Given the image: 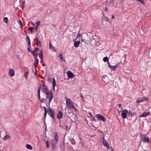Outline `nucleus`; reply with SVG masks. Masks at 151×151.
Listing matches in <instances>:
<instances>
[{"label":"nucleus","instance_id":"43","mask_svg":"<svg viewBox=\"0 0 151 151\" xmlns=\"http://www.w3.org/2000/svg\"><path fill=\"white\" fill-rule=\"evenodd\" d=\"M44 100L46 101V99H45L44 98H42V99H41V100H40V101L42 103H44V102H43Z\"/></svg>","mask_w":151,"mask_h":151},{"label":"nucleus","instance_id":"4","mask_svg":"<svg viewBox=\"0 0 151 151\" xmlns=\"http://www.w3.org/2000/svg\"><path fill=\"white\" fill-rule=\"evenodd\" d=\"M146 135H142L141 136V141H142L144 143H149L150 140L148 137H146Z\"/></svg>","mask_w":151,"mask_h":151},{"label":"nucleus","instance_id":"49","mask_svg":"<svg viewBox=\"0 0 151 151\" xmlns=\"http://www.w3.org/2000/svg\"><path fill=\"white\" fill-rule=\"evenodd\" d=\"M37 43H38L40 44L39 47H41V41H40V40H39V41H38L37 42Z\"/></svg>","mask_w":151,"mask_h":151},{"label":"nucleus","instance_id":"64","mask_svg":"<svg viewBox=\"0 0 151 151\" xmlns=\"http://www.w3.org/2000/svg\"><path fill=\"white\" fill-rule=\"evenodd\" d=\"M112 19H114V15H113L112 16Z\"/></svg>","mask_w":151,"mask_h":151},{"label":"nucleus","instance_id":"55","mask_svg":"<svg viewBox=\"0 0 151 151\" xmlns=\"http://www.w3.org/2000/svg\"><path fill=\"white\" fill-rule=\"evenodd\" d=\"M36 40L37 41V42L39 41V40H38V38L37 37V36H36Z\"/></svg>","mask_w":151,"mask_h":151},{"label":"nucleus","instance_id":"18","mask_svg":"<svg viewBox=\"0 0 151 151\" xmlns=\"http://www.w3.org/2000/svg\"><path fill=\"white\" fill-rule=\"evenodd\" d=\"M39 63V60L38 59L37 57H35V61L34 63V66L35 67H37V65Z\"/></svg>","mask_w":151,"mask_h":151},{"label":"nucleus","instance_id":"58","mask_svg":"<svg viewBox=\"0 0 151 151\" xmlns=\"http://www.w3.org/2000/svg\"><path fill=\"white\" fill-rule=\"evenodd\" d=\"M105 11L108 12V10H107V9L106 7H105Z\"/></svg>","mask_w":151,"mask_h":151},{"label":"nucleus","instance_id":"53","mask_svg":"<svg viewBox=\"0 0 151 151\" xmlns=\"http://www.w3.org/2000/svg\"><path fill=\"white\" fill-rule=\"evenodd\" d=\"M88 114L91 116H92V114H91V113L89 112H88Z\"/></svg>","mask_w":151,"mask_h":151},{"label":"nucleus","instance_id":"21","mask_svg":"<svg viewBox=\"0 0 151 151\" xmlns=\"http://www.w3.org/2000/svg\"><path fill=\"white\" fill-rule=\"evenodd\" d=\"M43 108H44V110H45V113L44 114V116L45 117V118L47 116V112L48 110L45 107L43 106Z\"/></svg>","mask_w":151,"mask_h":151},{"label":"nucleus","instance_id":"51","mask_svg":"<svg viewBox=\"0 0 151 151\" xmlns=\"http://www.w3.org/2000/svg\"><path fill=\"white\" fill-rule=\"evenodd\" d=\"M33 55L34 57L35 56H36L37 55V53H34V54H32Z\"/></svg>","mask_w":151,"mask_h":151},{"label":"nucleus","instance_id":"60","mask_svg":"<svg viewBox=\"0 0 151 151\" xmlns=\"http://www.w3.org/2000/svg\"><path fill=\"white\" fill-rule=\"evenodd\" d=\"M107 62H108L107 63L108 64V65L109 67L110 65H111L110 64V63H109V62L108 61Z\"/></svg>","mask_w":151,"mask_h":151},{"label":"nucleus","instance_id":"41","mask_svg":"<svg viewBox=\"0 0 151 151\" xmlns=\"http://www.w3.org/2000/svg\"><path fill=\"white\" fill-rule=\"evenodd\" d=\"M49 48L50 49H51L52 48V47L53 48V49L54 48H55V47L53 46H52V44H51V43L50 42H49Z\"/></svg>","mask_w":151,"mask_h":151},{"label":"nucleus","instance_id":"38","mask_svg":"<svg viewBox=\"0 0 151 151\" xmlns=\"http://www.w3.org/2000/svg\"><path fill=\"white\" fill-rule=\"evenodd\" d=\"M104 20L106 21H108L109 19L107 17L104 16Z\"/></svg>","mask_w":151,"mask_h":151},{"label":"nucleus","instance_id":"63","mask_svg":"<svg viewBox=\"0 0 151 151\" xmlns=\"http://www.w3.org/2000/svg\"><path fill=\"white\" fill-rule=\"evenodd\" d=\"M111 151H114V150L111 147Z\"/></svg>","mask_w":151,"mask_h":151},{"label":"nucleus","instance_id":"42","mask_svg":"<svg viewBox=\"0 0 151 151\" xmlns=\"http://www.w3.org/2000/svg\"><path fill=\"white\" fill-rule=\"evenodd\" d=\"M109 67L110 68L111 70L114 71V69L113 66H112L111 65Z\"/></svg>","mask_w":151,"mask_h":151},{"label":"nucleus","instance_id":"29","mask_svg":"<svg viewBox=\"0 0 151 151\" xmlns=\"http://www.w3.org/2000/svg\"><path fill=\"white\" fill-rule=\"evenodd\" d=\"M103 60L104 62H106L109 60V58L107 57H105L103 59Z\"/></svg>","mask_w":151,"mask_h":151},{"label":"nucleus","instance_id":"27","mask_svg":"<svg viewBox=\"0 0 151 151\" xmlns=\"http://www.w3.org/2000/svg\"><path fill=\"white\" fill-rule=\"evenodd\" d=\"M55 139L56 142H57L58 140V135L57 132L55 133Z\"/></svg>","mask_w":151,"mask_h":151},{"label":"nucleus","instance_id":"1","mask_svg":"<svg viewBox=\"0 0 151 151\" xmlns=\"http://www.w3.org/2000/svg\"><path fill=\"white\" fill-rule=\"evenodd\" d=\"M66 103L68 108H72L74 110L77 109L76 107L73 105V104L72 101L70 99L68 98L67 99H66Z\"/></svg>","mask_w":151,"mask_h":151},{"label":"nucleus","instance_id":"30","mask_svg":"<svg viewBox=\"0 0 151 151\" xmlns=\"http://www.w3.org/2000/svg\"><path fill=\"white\" fill-rule=\"evenodd\" d=\"M19 24L20 26L21 29H22L23 27L22 23L21 20H19Z\"/></svg>","mask_w":151,"mask_h":151},{"label":"nucleus","instance_id":"9","mask_svg":"<svg viewBox=\"0 0 151 151\" xmlns=\"http://www.w3.org/2000/svg\"><path fill=\"white\" fill-rule=\"evenodd\" d=\"M66 115L69 118H70L74 116V113L72 111H68L66 113Z\"/></svg>","mask_w":151,"mask_h":151},{"label":"nucleus","instance_id":"45","mask_svg":"<svg viewBox=\"0 0 151 151\" xmlns=\"http://www.w3.org/2000/svg\"><path fill=\"white\" fill-rule=\"evenodd\" d=\"M135 113H131L130 115L131 117H132V116H134V115H135Z\"/></svg>","mask_w":151,"mask_h":151},{"label":"nucleus","instance_id":"7","mask_svg":"<svg viewBox=\"0 0 151 151\" xmlns=\"http://www.w3.org/2000/svg\"><path fill=\"white\" fill-rule=\"evenodd\" d=\"M20 0H16L14 4V7L16 8V10H17L18 7L20 6Z\"/></svg>","mask_w":151,"mask_h":151},{"label":"nucleus","instance_id":"3","mask_svg":"<svg viewBox=\"0 0 151 151\" xmlns=\"http://www.w3.org/2000/svg\"><path fill=\"white\" fill-rule=\"evenodd\" d=\"M48 112V114L54 120H55V117L54 116V114L55 111L52 109L50 107H49L47 108Z\"/></svg>","mask_w":151,"mask_h":151},{"label":"nucleus","instance_id":"5","mask_svg":"<svg viewBox=\"0 0 151 151\" xmlns=\"http://www.w3.org/2000/svg\"><path fill=\"white\" fill-rule=\"evenodd\" d=\"M43 87L42 88V91L45 94L46 93L49 91L48 88L47 86L45 85H42Z\"/></svg>","mask_w":151,"mask_h":151},{"label":"nucleus","instance_id":"15","mask_svg":"<svg viewBox=\"0 0 151 151\" xmlns=\"http://www.w3.org/2000/svg\"><path fill=\"white\" fill-rule=\"evenodd\" d=\"M121 112L122 113L121 115L122 117L124 119L126 118L127 117V115L125 112L124 111V110H122Z\"/></svg>","mask_w":151,"mask_h":151},{"label":"nucleus","instance_id":"11","mask_svg":"<svg viewBox=\"0 0 151 151\" xmlns=\"http://www.w3.org/2000/svg\"><path fill=\"white\" fill-rule=\"evenodd\" d=\"M67 73L69 78H73L74 76L73 74L70 71H67Z\"/></svg>","mask_w":151,"mask_h":151},{"label":"nucleus","instance_id":"31","mask_svg":"<svg viewBox=\"0 0 151 151\" xmlns=\"http://www.w3.org/2000/svg\"><path fill=\"white\" fill-rule=\"evenodd\" d=\"M124 111L126 114H130L131 113V112L130 111H129L128 110H127V109H124Z\"/></svg>","mask_w":151,"mask_h":151},{"label":"nucleus","instance_id":"62","mask_svg":"<svg viewBox=\"0 0 151 151\" xmlns=\"http://www.w3.org/2000/svg\"><path fill=\"white\" fill-rule=\"evenodd\" d=\"M39 45H40V44L38 43H37V44H36V45L37 46H39Z\"/></svg>","mask_w":151,"mask_h":151},{"label":"nucleus","instance_id":"20","mask_svg":"<svg viewBox=\"0 0 151 151\" xmlns=\"http://www.w3.org/2000/svg\"><path fill=\"white\" fill-rule=\"evenodd\" d=\"M80 41H77L74 42V45L75 47H77L79 46V45L80 44Z\"/></svg>","mask_w":151,"mask_h":151},{"label":"nucleus","instance_id":"2","mask_svg":"<svg viewBox=\"0 0 151 151\" xmlns=\"http://www.w3.org/2000/svg\"><path fill=\"white\" fill-rule=\"evenodd\" d=\"M46 95V98L49 100V103H50L53 97V93L52 92V90H50L48 93H45Z\"/></svg>","mask_w":151,"mask_h":151},{"label":"nucleus","instance_id":"44","mask_svg":"<svg viewBox=\"0 0 151 151\" xmlns=\"http://www.w3.org/2000/svg\"><path fill=\"white\" fill-rule=\"evenodd\" d=\"M80 97L82 98L83 100V99H84L83 96V95L81 93H80Z\"/></svg>","mask_w":151,"mask_h":151},{"label":"nucleus","instance_id":"13","mask_svg":"<svg viewBox=\"0 0 151 151\" xmlns=\"http://www.w3.org/2000/svg\"><path fill=\"white\" fill-rule=\"evenodd\" d=\"M63 114L61 111H59L58 113L57 117L58 119H60L62 118Z\"/></svg>","mask_w":151,"mask_h":151},{"label":"nucleus","instance_id":"34","mask_svg":"<svg viewBox=\"0 0 151 151\" xmlns=\"http://www.w3.org/2000/svg\"><path fill=\"white\" fill-rule=\"evenodd\" d=\"M60 124L59 125V127H60L62 129H63L64 127V125H63V124H62V122H61V121L60 122Z\"/></svg>","mask_w":151,"mask_h":151},{"label":"nucleus","instance_id":"35","mask_svg":"<svg viewBox=\"0 0 151 151\" xmlns=\"http://www.w3.org/2000/svg\"><path fill=\"white\" fill-rule=\"evenodd\" d=\"M34 29V27H29L28 28V29L29 30L30 32H32Z\"/></svg>","mask_w":151,"mask_h":151},{"label":"nucleus","instance_id":"46","mask_svg":"<svg viewBox=\"0 0 151 151\" xmlns=\"http://www.w3.org/2000/svg\"><path fill=\"white\" fill-rule=\"evenodd\" d=\"M47 12L49 13H50L52 12V10L51 9H49L47 11Z\"/></svg>","mask_w":151,"mask_h":151},{"label":"nucleus","instance_id":"10","mask_svg":"<svg viewBox=\"0 0 151 151\" xmlns=\"http://www.w3.org/2000/svg\"><path fill=\"white\" fill-rule=\"evenodd\" d=\"M148 99L147 97H144L141 98L140 99H138L137 100V103L142 102L144 101L145 100H147Z\"/></svg>","mask_w":151,"mask_h":151},{"label":"nucleus","instance_id":"16","mask_svg":"<svg viewBox=\"0 0 151 151\" xmlns=\"http://www.w3.org/2000/svg\"><path fill=\"white\" fill-rule=\"evenodd\" d=\"M14 71L12 69H10L9 70V74L10 76H13L14 75Z\"/></svg>","mask_w":151,"mask_h":151},{"label":"nucleus","instance_id":"33","mask_svg":"<svg viewBox=\"0 0 151 151\" xmlns=\"http://www.w3.org/2000/svg\"><path fill=\"white\" fill-rule=\"evenodd\" d=\"M28 74H29V73L28 71H27V72H25L24 74V76L25 77L26 79H27V76L28 75Z\"/></svg>","mask_w":151,"mask_h":151},{"label":"nucleus","instance_id":"8","mask_svg":"<svg viewBox=\"0 0 151 151\" xmlns=\"http://www.w3.org/2000/svg\"><path fill=\"white\" fill-rule=\"evenodd\" d=\"M52 80V85H53V90L54 91H55V87L56 86V82L54 78H48V81H49L50 80Z\"/></svg>","mask_w":151,"mask_h":151},{"label":"nucleus","instance_id":"17","mask_svg":"<svg viewBox=\"0 0 151 151\" xmlns=\"http://www.w3.org/2000/svg\"><path fill=\"white\" fill-rule=\"evenodd\" d=\"M103 144L104 146L106 147L108 149H109L110 147L109 146V143L107 142L106 141H104V142H103Z\"/></svg>","mask_w":151,"mask_h":151},{"label":"nucleus","instance_id":"32","mask_svg":"<svg viewBox=\"0 0 151 151\" xmlns=\"http://www.w3.org/2000/svg\"><path fill=\"white\" fill-rule=\"evenodd\" d=\"M8 21V19L7 17H6L4 18V21L6 23H7Z\"/></svg>","mask_w":151,"mask_h":151},{"label":"nucleus","instance_id":"37","mask_svg":"<svg viewBox=\"0 0 151 151\" xmlns=\"http://www.w3.org/2000/svg\"><path fill=\"white\" fill-rule=\"evenodd\" d=\"M62 121L63 122H62V123L63 124V125L64 126L65 125V124L66 122H67V120L65 119H64L62 120Z\"/></svg>","mask_w":151,"mask_h":151},{"label":"nucleus","instance_id":"26","mask_svg":"<svg viewBox=\"0 0 151 151\" xmlns=\"http://www.w3.org/2000/svg\"><path fill=\"white\" fill-rule=\"evenodd\" d=\"M39 50V49L38 48L35 47V50L33 51H32V54H34V53L36 52L37 53V51Z\"/></svg>","mask_w":151,"mask_h":151},{"label":"nucleus","instance_id":"54","mask_svg":"<svg viewBox=\"0 0 151 151\" xmlns=\"http://www.w3.org/2000/svg\"><path fill=\"white\" fill-rule=\"evenodd\" d=\"M68 129V126L67 125H66L65 126V128H64L65 129Z\"/></svg>","mask_w":151,"mask_h":151},{"label":"nucleus","instance_id":"28","mask_svg":"<svg viewBox=\"0 0 151 151\" xmlns=\"http://www.w3.org/2000/svg\"><path fill=\"white\" fill-rule=\"evenodd\" d=\"M9 137H10L9 135H6L3 138V140L4 141L6 140Z\"/></svg>","mask_w":151,"mask_h":151},{"label":"nucleus","instance_id":"39","mask_svg":"<svg viewBox=\"0 0 151 151\" xmlns=\"http://www.w3.org/2000/svg\"><path fill=\"white\" fill-rule=\"evenodd\" d=\"M40 21H38L36 22L35 24L37 26H39L40 25Z\"/></svg>","mask_w":151,"mask_h":151},{"label":"nucleus","instance_id":"57","mask_svg":"<svg viewBox=\"0 0 151 151\" xmlns=\"http://www.w3.org/2000/svg\"><path fill=\"white\" fill-rule=\"evenodd\" d=\"M121 104H118V106L119 107H121L122 109V107H121Z\"/></svg>","mask_w":151,"mask_h":151},{"label":"nucleus","instance_id":"24","mask_svg":"<svg viewBox=\"0 0 151 151\" xmlns=\"http://www.w3.org/2000/svg\"><path fill=\"white\" fill-rule=\"evenodd\" d=\"M57 142H55L52 144V150H54L55 146H56Z\"/></svg>","mask_w":151,"mask_h":151},{"label":"nucleus","instance_id":"22","mask_svg":"<svg viewBox=\"0 0 151 151\" xmlns=\"http://www.w3.org/2000/svg\"><path fill=\"white\" fill-rule=\"evenodd\" d=\"M78 37H81V42H84L86 43V40L84 39L82 37L81 34H79L77 36V38H78Z\"/></svg>","mask_w":151,"mask_h":151},{"label":"nucleus","instance_id":"25","mask_svg":"<svg viewBox=\"0 0 151 151\" xmlns=\"http://www.w3.org/2000/svg\"><path fill=\"white\" fill-rule=\"evenodd\" d=\"M26 147L27 149L30 150H32V147L29 144H27L26 145Z\"/></svg>","mask_w":151,"mask_h":151},{"label":"nucleus","instance_id":"6","mask_svg":"<svg viewBox=\"0 0 151 151\" xmlns=\"http://www.w3.org/2000/svg\"><path fill=\"white\" fill-rule=\"evenodd\" d=\"M95 117L103 122H104L106 120L105 118L103 116L101 115L100 114H96Z\"/></svg>","mask_w":151,"mask_h":151},{"label":"nucleus","instance_id":"50","mask_svg":"<svg viewBox=\"0 0 151 151\" xmlns=\"http://www.w3.org/2000/svg\"><path fill=\"white\" fill-rule=\"evenodd\" d=\"M35 67V75H36V72H37V69H36V67Z\"/></svg>","mask_w":151,"mask_h":151},{"label":"nucleus","instance_id":"40","mask_svg":"<svg viewBox=\"0 0 151 151\" xmlns=\"http://www.w3.org/2000/svg\"><path fill=\"white\" fill-rule=\"evenodd\" d=\"M31 48V45H30V46H29V47L28 48V49L29 52H30L32 53V50L30 49Z\"/></svg>","mask_w":151,"mask_h":151},{"label":"nucleus","instance_id":"14","mask_svg":"<svg viewBox=\"0 0 151 151\" xmlns=\"http://www.w3.org/2000/svg\"><path fill=\"white\" fill-rule=\"evenodd\" d=\"M41 84H40V86L39 88L38 89V92H38L37 95L38 96V98L40 101V100H41L40 96V89H41Z\"/></svg>","mask_w":151,"mask_h":151},{"label":"nucleus","instance_id":"47","mask_svg":"<svg viewBox=\"0 0 151 151\" xmlns=\"http://www.w3.org/2000/svg\"><path fill=\"white\" fill-rule=\"evenodd\" d=\"M46 144L47 147V148H49V143H48V141H46Z\"/></svg>","mask_w":151,"mask_h":151},{"label":"nucleus","instance_id":"56","mask_svg":"<svg viewBox=\"0 0 151 151\" xmlns=\"http://www.w3.org/2000/svg\"><path fill=\"white\" fill-rule=\"evenodd\" d=\"M117 65V64H116V65H115L113 66H114V70H116V66Z\"/></svg>","mask_w":151,"mask_h":151},{"label":"nucleus","instance_id":"19","mask_svg":"<svg viewBox=\"0 0 151 151\" xmlns=\"http://www.w3.org/2000/svg\"><path fill=\"white\" fill-rule=\"evenodd\" d=\"M26 40L27 42H28V44L29 46H30V45H31V42L30 41V39L29 36L28 35L26 36Z\"/></svg>","mask_w":151,"mask_h":151},{"label":"nucleus","instance_id":"52","mask_svg":"<svg viewBox=\"0 0 151 151\" xmlns=\"http://www.w3.org/2000/svg\"><path fill=\"white\" fill-rule=\"evenodd\" d=\"M71 143L73 145H75L76 144V142L74 140H73V141H72Z\"/></svg>","mask_w":151,"mask_h":151},{"label":"nucleus","instance_id":"12","mask_svg":"<svg viewBox=\"0 0 151 151\" xmlns=\"http://www.w3.org/2000/svg\"><path fill=\"white\" fill-rule=\"evenodd\" d=\"M150 114V112H145L142 113L141 115L139 116L140 117H146L147 116H148Z\"/></svg>","mask_w":151,"mask_h":151},{"label":"nucleus","instance_id":"61","mask_svg":"<svg viewBox=\"0 0 151 151\" xmlns=\"http://www.w3.org/2000/svg\"><path fill=\"white\" fill-rule=\"evenodd\" d=\"M38 26H36V27H35V29H36V30H37V28H38Z\"/></svg>","mask_w":151,"mask_h":151},{"label":"nucleus","instance_id":"59","mask_svg":"<svg viewBox=\"0 0 151 151\" xmlns=\"http://www.w3.org/2000/svg\"><path fill=\"white\" fill-rule=\"evenodd\" d=\"M102 139H103V142H104V141H106V140L105 139H104V137H102Z\"/></svg>","mask_w":151,"mask_h":151},{"label":"nucleus","instance_id":"48","mask_svg":"<svg viewBox=\"0 0 151 151\" xmlns=\"http://www.w3.org/2000/svg\"><path fill=\"white\" fill-rule=\"evenodd\" d=\"M114 0H111L109 2V3H110V4L113 3L112 5H113V4H114Z\"/></svg>","mask_w":151,"mask_h":151},{"label":"nucleus","instance_id":"23","mask_svg":"<svg viewBox=\"0 0 151 151\" xmlns=\"http://www.w3.org/2000/svg\"><path fill=\"white\" fill-rule=\"evenodd\" d=\"M38 55L39 56L41 60H42L43 55L42 54V50H41L40 52V53Z\"/></svg>","mask_w":151,"mask_h":151},{"label":"nucleus","instance_id":"36","mask_svg":"<svg viewBox=\"0 0 151 151\" xmlns=\"http://www.w3.org/2000/svg\"><path fill=\"white\" fill-rule=\"evenodd\" d=\"M59 56L60 57V59L62 60H63V61H65V60H64V58H63V56L61 54H60V55H59Z\"/></svg>","mask_w":151,"mask_h":151}]
</instances>
